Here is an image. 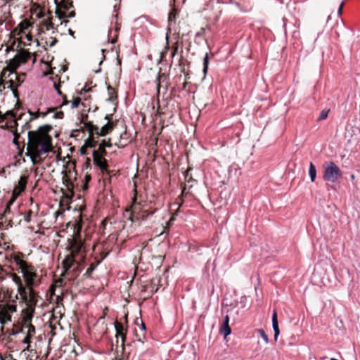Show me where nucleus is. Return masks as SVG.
I'll list each match as a JSON object with an SVG mask.
<instances>
[{
    "label": "nucleus",
    "instance_id": "1",
    "mask_svg": "<svg viewBox=\"0 0 360 360\" xmlns=\"http://www.w3.org/2000/svg\"><path fill=\"white\" fill-rule=\"evenodd\" d=\"M51 129V126L46 125L28 132L27 154L34 165L41 163L44 155L53 150L52 137L49 134Z\"/></svg>",
    "mask_w": 360,
    "mask_h": 360
},
{
    "label": "nucleus",
    "instance_id": "2",
    "mask_svg": "<svg viewBox=\"0 0 360 360\" xmlns=\"http://www.w3.org/2000/svg\"><path fill=\"white\" fill-rule=\"evenodd\" d=\"M70 252L63 261V276H67L69 279L77 277L79 272V260L84 258L85 252L84 243L81 240L79 235L73 237L70 240Z\"/></svg>",
    "mask_w": 360,
    "mask_h": 360
},
{
    "label": "nucleus",
    "instance_id": "3",
    "mask_svg": "<svg viewBox=\"0 0 360 360\" xmlns=\"http://www.w3.org/2000/svg\"><path fill=\"white\" fill-rule=\"evenodd\" d=\"M22 253L12 255L11 259L18 266V270L22 274L23 281L27 288L37 287L40 285L41 276H39L36 268L26 261L21 259Z\"/></svg>",
    "mask_w": 360,
    "mask_h": 360
},
{
    "label": "nucleus",
    "instance_id": "4",
    "mask_svg": "<svg viewBox=\"0 0 360 360\" xmlns=\"http://www.w3.org/2000/svg\"><path fill=\"white\" fill-rule=\"evenodd\" d=\"M105 119L108 120V122L106 124L103 126L101 129H99L98 127L94 125L91 122H84V127L86 128L89 133V137L88 140L86 141V145L89 147H95V143L92 139L94 133L103 136L110 133L113 129V123L110 122L108 118V116H105Z\"/></svg>",
    "mask_w": 360,
    "mask_h": 360
},
{
    "label": "nucleus",
    "instance_id": "5",
    "mask_svg": "<svg viewBox=\"0 0 360 360\" xmlns=\"http://www.w3.org/2000/svg\"><path fill=\"white\" fill-rule=\"evenodd\" d=\"M146 203H142L141 202L138 201L136 194H135L133 198L132 205L130 207V219L132 221L144 220L149 215L153 214L155 212V210L149 212L148 210L146 208Z\"/></svg>",
    "mask_w": 360,
    "mask_h": 360
},
{
    "label": "nucleus",
    "instance_id": "6",
    "mask_svg": "<svg viewBox=\"0 0 360 360\" xmlns=\"http://www.w3.org/2000/svg\"><path fill=\"white\" fill-rule=\"evenodd\" d=\"M342 172L340 167L332 161L323 165V179L326 182L335 183L341 178Z\"/></svg>",
    "mask_w": 360,
    "mask_h": 360
},
{
    "label": "nucleus",
    "instance_id": "7",
    "mask_svg": "<svg viewBox=\"0 0 360 360\" xmlns=\"http://www.w3.org/2000/svg\"><path fill=\"white\" fill-rule=\"evenodd\" d=\"M20 299L25 302V306L36 307L39 295V292L34 290V287L26 288L23 291L19 293Z\"/></svg>",
    "mask_w": 360,
    "mask_h": 360
},
{
    "label": "nucleus",
    "instance_id": "8",
    "mask_svg": "<svg viewBox=\"0 0 360 360\" xmlns=\"http://www.w3.org/2000/svg\"><path fill=\"white\" fill-rule=\"evenodd\" d=\"M31 58V53L29 51L21 49L15 56L11 59L8 63V68L11 72L16 70L20 65L26 63Z\"/></svg>",
    "mask_w": 360,
    "mask_h": 360
},
{
    "label": "nucleus",
    "instance_id": "9",
    "mask_svg": "<svg viewBox=\"0 0 360 360\" xmlns=\"http://www.w3.org/2000/svg\"><path fill=\"white\" fill-rule=\"evenodd\" d=\"M117 13L113 17L115 19V25L113 27H110L108 30V41L111 44H115L117 41L118 34L120 30V23L117 21Z\"/></svg>",
    "mask_w": 360,
    "mask_h": 360
},
{
    "label": "nucleus",
    "instance_id": "10",
    "mask_svg": "<svg viewBox=\"0 0 360 360\" xmlns=\"http://www.w3.org/2000/svg\"><path fill=\"white\" fill-rule=\"evenodd\" d=\"M93 160L94 163L101 169L103 173L109 174L107 162L105 159L98 153V151L93 152Z\"/></svg>",
    "mask_w": 360,
    "mask_h": 360
},
{
    "label": "nucleus",
    "instance_id": "11",
    "mask_svg": "<svg viewBox=\"0 0 360 360\" xmlns=\"http://www.w3.org/2000/svg\"><path fill=\"white\" fill-rule=\"evenodd\" d=\"M27 180L28 177L27 176H20L13 191L15 197L20 196L25 191Z\"/></svg>",
    "mask_w": 360,
    "mask_h": 360
},
{
    "label": "nucleus",
    "instance_id": "12",
    "mask_svg": "<svg viewBox=\"0 0 360 360\" xmlns=\"http://www.w3.org/2000/svg\"><path fill=\"white\" fill-rule=\"evenodd\" d=\"M115 330H116L115 337L117 338V344L119 343L118 338H121V346L123 347L124 345V341H125V338H126L127 330L124 328L122 323H121L118 321L115 322Z\"/></svg>",
    "mask_w": 360,
    "mask_h": 360
},
{
    "label": "nucleus",
    "instance_id": "13",
    "mask_svg": "<svg viewBox=\"0 0 360 360\" xmlns=\"http://www.w3.org/2000/svg\"><path fill=\"white\" fill-rule=\"evenodd\" d=\"M35 311L34 307H27L22 309V321L24 324H30L34 316V314Z\"/></svg>",
    "mask_w": 360,
    "mask_h": 360
},
{
    "label": "nucleus",
    "instance_id": "14",
    "mask_svg": "<svg viewBox=\"0 0 360 360\" xmlns=\"http://www.w3.org/2000/svg\"><path fill=\"white\" fill-rule=\"evenodd\" d=\"M10 277L12 278V281L14 282V283L17 285V291L18 294L26 289L27 287L25 284L23 283V280L18 274L11 273L10 274Z\"/></svg>",
    "mask_w": 360,
    "mask_h": 360
},
{
    "label": "nucleus",
    "instance_id": "15",
    "mask_svg": "<svg viewBox=\"0 0 360 360\" xmlns=\"http://www.w3.org/2000/svg\"><path fill=\"white\" fill-rule=\"evenodd\" d=\"M221 333L224 336V338L227 337L231 333V329L229 326V315H226L224 318L222 325L220 328Z\"/></svg>",
    "mask_w": 360,
    "mask_h": 360
},
{
    "label": "nucleus",
    "instance_id": "16",
    "mask_svg": "<svg viewBox=\"0 0 360 360\" xmlns=\"http://www.w3.org/2000/svg\"><path fill=\"white\" fill-rule=\"evenodd\" d=\"M0 118L1 120L0 122L6 120V124L8 125L9 124V127H13V124L16 123L15 115L11 111H8L3 115H1Z\"/></svg>",
    "mask_w": 360,
    "mask_h": 360
},
{
    "label": "nucleus",
    "instance_id": "17",
    "mask_svg": "<svg viewBox=\"0 0 360 360\" xmlns=\"http://www.w3.org/2000/svg\"><path fill=\"white\" fill-rule=\"evenodd\" d=\"M272 327L274 331V339L276 341L277 338L279 335L280 330L278 327V322L277 319V312L276 310H274L272 314Z\"/></svg>",
    "mask_w": 360,
    "mask_h": 360
},
{
    "label": "nucleus",
    "instance_id": "18",
    "mask_svg": "<svg viewBox=\"0 0 360 360\" xmlns=\"http://www.w3.org/2000/svg\"><path fill=\"white\" fill-rule=\"evenodd\" d=\"M72 2L68 0H63L59 4H57L56 10H62L68 12L72 7Z\"/></svg>",
    "mask_w": 360,
    "mask_h": 360
},
{
    "label": "nucleus",
    "instance_id": "19",
    "mask_svg": "<svg viewBox=\"0 0 360 360\" xmlns=\"http://www.w3.org/2000/svg\"><path fill=\"white\" fill-rule=\"evenodd\" d=\"M11 321V314L8 310H2L0 313V322L6 324Z\"/></svg>",
    "mask_w": 360,
    "mask_h": 360
},
{
    "label": "nucleus",
    "instance_id": "20",
    "mask_svg": "<svg viewBox=\"0 0 360 360\" xmlns=\"http://www.w3.org/2000/svg\"><path fill=\"white\" fill-rule=\"evenodd\" d=\"M62 10H56V14L58 17L59 19H62L63 18H72L75 15V13L74 11H68L64 13Z\"/></svg>",
    "mask_w": 360,
    "mask_h": 360
},
{
    "label": "nucleus",
    "instance_id": "21",
    "mask_svg": "<svg viewBox=\"0 0 360 360\" xmlns=\"http://www.w3.org/2000/svg\"><path fill=\"white\" fill-rule=\"evenodd\" d=\"M139 327V328L141 330V334H138V333H136V336L137 340L139 342H141L143 343V339L145 338L146 326H145V324L143 323L142 321H141V325Z\"/></svg>",
    "mask_w": 360,
    "mask_h": 360
},
{
    "label": "nucleus",
    "instance_id": "22",
    "mask_svg": "<svg viewBox=\"0 0 360 360\" xmlns=\"http://www.w3.org/2000/svg\"><path fill=\"white\" fill-rule=\"evenodd\" d=\"M309 174L310 176V179L312 182L315 181L316 177V169L313 164V162H310L309 163Z\"/></svg>",
    "mask_w": 360,
    "mask_h": 360
},
{
    "label": "nucleus",
    "instance_id": "23",
    "mask_svg": "<svg viewBox=\"0 0 360 360\" xmlns=\"http://www.w3.org/2000/svg\"><path fill=\"white\" fill-rule=\"evenodd\" d=\"M30 25V23L27 20L21 22L18 25L20 30L18 34L25 33V30H27Z\"/></svg>",
    "mask_w": 360,
    "mask_h": 360
},
{
    "label": "nucleus",
    "instance_id": "24",
    "mask_svg": "<svg viewBox=\"0 0 360 360\" xmlns=\"http://www.w3.org/2000/svg\"><path fill=\"white\" fill-rule=\"evenodd\" d=\"M256 331L260 335V336L262 337V338L263 339L266 344H268L269 342V338L263 329H257Z\"/></svg>",
    "mask_w": 360,
    "mask_h": 360
},
{
    "label": "nucleus",
    "instance_id": "25",
    "mask_svg": "<svg viewBox=\"0 0 360 360\" xmlns=\"http://www.w3.org/2000/svg\"><path fill=\"white\" fill-rule=\"evenodd\" d=\"M208 64H209V57H208V54L206 53L203 58V72L205 74H206V72L207 71Z\"/></svg>",
    "mask_w": 360,
    "mask_h": 360
},
{
    "label": "nucleus",
    "instance_id": "26",
    "mask_svg": "<svg viewBox=\"0 0 360 360\" xmlns=\"http://www.w3.org/2000/svg\"><path fill=\"white\" fill-rule=\"evenodd\" d=\"M62 283V280H60H60L57 281L56 283ZM56 284H55V285H51L50 286V288H49V292H50V294H51V299H52V298H53V297L55 295V291H56Z\"/></svg>",
    "mask_w": 360,
    "mask_h": 360
},
{
    "label": "nucleus",
    "instance_id": "27",
    "mask_svg": "<svg viewBox=\"0 0 360 360\" xmlns=\"http://www.w3.org/2000/svg\"><path fill=\"white\" fill-rule=\"evenodd\" d=\"M25 34V39L26 41H22V37H21V42L24 44V45L30 44V42L32 40V37L30 34Z\"/></svg>",
    "mask_w": 360,
    "mask_h": 360
},
{
    "label": "nucleus",
    "instance_id": "28",
    "mask_svg": "<svg viewBox=\"0 0 360 360\" xmlns=\"http://www.w3.org/2000/svg\"><path fill=\"white\" fill-rule=\"evenodd\" d=\"M80 103H81V98L79 97L75 98L71 103V108H77Z\"/></svg>",
    "mask_w": 360,
    "mask_h": 360
},
{
    "label": "nucleus",
    "instance_id": "29",
    "mask_svg": "<svg viewBox=\"0 0 360 360\" xmlns=\"http://www.w3.org/2000/svg\"><path fill=\"white\" fill-rule=\"evenodd\" d=\"M96 151H98V153L101 156H103L104 155H105L106 154V150H105V145L103 144V143H100L99 146H98V150Z\"/></svg>",
    "mask_w": 360,
    "mask_h": 360
},
{
    "label": "nucleus",
    "instance_id": "30",
    "mask_svg": "<svg viewBox=\"0 0 360 360\" xmlns=\"http://www.w3.org/2000/svg\"><path fill=\"white\" fill-rule=\"evenodd\" d=\"M28 326V333L27 335H30V337H32L35 333V328L33 325L31 324H27Z\"/></svg>",
    "mask_w": 360,
    "mask_h": 360
},
{
    "label": "nucleus",
    "instance_id": "31",
    "mask_svg": "<svg viewBox=\"0 0 360 360\" xmlns=\"http://www.w3.org/2000/svg\"><path fill=\"white\" fill-rule=\"evenodd\" d=\"M328 112L329 110H323L321 112V114L319 115V120H325L328 117Z\"/></svg>",
    "mask_w": 360,
    "mask_h": 360
},
{
    "label": "nucleus",
    "instance_id": "32",
    "mask_svg": "<svg viewBox=\"0 0 360 360\" xmlns=\"http://www.w3.org/2000/svg\"><path fill=\"white\" fill-rule=\"evenodd\" d=\"M33 214V212L32 210H29L25 215L24 219L27 222H30L31 221V217Z\"/></svg>",
    "mask_w": 360,
    "mask_h": 360
},
{
    "label": "nucleus",
    "instance_id": "33",
    "mask_svg": "<svg viewBox=\"0 0 360 360\" xmlns=\"http://www.w3.org/2000/svg\"><path fill=\"white\" fill-rule=\"evenodd\" d=\"M65 180L67 182V184H66L67 189L68 191H70L71 192L72 195L73 194V192H72L73 185H72V184L70 181H69V180H68L67 179H65Z\"/></svg>",
    "mask_w": 360,
    "mask_h": 360
},
{
    "label": "nucleus",
    "instance_id": "34",
    "mask_svg": "<svg viewBox=\"0 0 360 360\" xmlns=\"http://www.w3.org/2000/svg\"><path fill=\"white\" fill-rule=\"evenodd\" d=\"M29 112H30V115H31L30 120L38 118L40 115V113L39 112H32L31 111H29Z\"/></svg>",
    "mask_w": 360,
    "mask_h": 360
},
{
    "label": "nucleus",
    "instance_id": "35",
    "mask_svg": "<svg viewBox=\"0 0 360 360\" xmlns=\"http://www.w3.org/2000/svg\"><path fill=\"white\" fill-rule=\"evenodd\" d=\"M94 270V266L91 264L86 270V274L88 276H90L92 273V271Z\"/></svg>",
    "mask_w": 360,
    "mask_h": 360
},
{
    "label": "nucleus",
    "instance_id": "36",
    "mask_svg": "<svg viewBox=\"0 0 360 360\" xmlns=\"http://www.w3.org/2000/svg\"><path fill=\"white\" fill-rule=\"evenodd\" d=\"M18 198V197H15V196L14 195V193H13V194H12V198H11V199L9 200V202H8L7 208H8V207H9V206L13 203V202L16 200V198Z\"/></svg>",
    "mask_w": 360,
    "mask_h": 360
},
{
    "label": "nucleus",
    "instance_id": "37",
    "mask_svg": "<svg viewBox=\"0 0 360 360\" xmlns=\"http://www.w3.org/2000/svg\"><path fill=\"white\" fill-rule=\"evenodd\" d=\"M7 310H8V311L10 312V314H11V313L14 312V311H16V307H15V306H14V305H10V306H8V309H7Z\"/></svg>",
    "mask_w": 360,
    "mask_h": 360
},
{
    "label": "nucleus",
    "instance_id": "38",
    "mask_svg": "<svg viewBox=\"0 0 360 360\" xmlns=\"http://www.w3.org/2000/svg\"><path fill=\"white\" fill-rule=\"evenodd\" d=\"M53 86H54V88L56 89V90L57 91L58 94H61V91L60 90V86L58 84H56V81L53 82Z\"/></svg>",
    "mask_w": 360,
    "mask_h": 360
},
{
    "label": "nucleus",
    "instance_id": "39",
    "mask_svg": "<svg viewBox=\"0 0 360 360\" xmlns=\"http://www.w3.org/2000/svg\"><path fill=\"white\" fill-rule=\"evenodd\" d=\"M157 89H158V92L160 91V76L159 75L158 77L157 78Z\"/></svg>",
    "mask_w": 360,
    "mask_h": 360
},
{
    "label": "nucleus",
    "instance_id": "40",
    "mask_svg": "<svg viewBox=\"0 0 360 360\" xmlns=\"http://www.w3.org/2000/svg\"><path fill=\"white\" fill-rule=\"evenodd\" d=\"M30 338L31 337H30V335H26L25 338L23 340V342L25 344H29L30 342Z\"/></svg>",
    "mask_w": 360,
    "mask_h": 360
},
{
    "label": "nucleus",
    "instance_id": "41",
    "mask_svg": "<svg viewBox=\"0 0 360 360\" xmlns=\"http://www.w3.org/2000/svg\"><path fill=\"white\" fill-rule=\"evenodd\" d=\"M63 112H57L55 115V117L56 118H63Z\"/></svg>",
    "mask_w": 360,
    "mask_h": 360
},
{
    "label": "nucleus",
    "instance_id": "42",
    "mask_svg": "<svg viewBox=\"0 0 360 360\" xmlns=\"http://www.w3.org/2000/svg\"><path fill=\"white\" fill-rule=\"evenodd\" d=\"M342 6H343V2H342L338 8V15H341L342 14Z\"/></svg>",
    "mask_w": 360,
    "mask_h": 360
},
{
    "label": "nucleus",
    "instance_id": "43",
    "mask_svg": "<svg viewBox=\"0 0 360 360\" xmlns=\"http://www.w3.org/2000/svg\"><path fill=\"white\" fill-rule=\"evenodd\" d=\"M101 143H103V144H104V145H105V147H108V148H110V147H111V146H112V145H111V143H110V142L107 143V142H105V141H103Z\"/></svg>",
    "mask_w": 360,
    "mask_h": 360
},
{
    "label": "nucleus",
    "instance_id": "44",
    "mask_svg": "<svg viewBox=\"0 0 360 360\" xmlns=\"http://www.w3.org/2000/svg\"><path fill=\"white\" fill-rule=\"evenodd\" d=\"M177 51V46H175L173 48V51H172V56L174 57L176 54V52Z\"/></svg>",
    "mask_w": 360,
    "mask_h": 360
},
{
    "label": "nucleus",
    "instance_id": "45",
    "mask_svg": "<svg viewBox=\"0 0 360 360\" xmlns=\"http://www.w3.org/2000/svg\"><path fill=\"white\" fill-rule=\"evenodd\" d=\"M174 18V15L173 14L172 12H171L169 14V20H172V18Z\"/></svg>",
    "mask_w": 360,
    "mask_h": 360
},
{
    "label": "nucleus",
    "instance_id": "46",
    "mask_svg": "<svg viewBox=\"0 0 360 360\" xmlns=\"http://www.w3.org/2000/svg\"><path fill=\"white\" fill-rule=\"evenodd\" d=\"M49 27H53V24L51 22H49L48 24H47V29L49 30Z\"/></svg>",
    "mask_w": 360,
    "mask_h": 360
},
{
    "label": "nucleus",
    "instance_id": "47",
    "mask_svg": "<svg viewBox=\"0 0 360 360\" xmlns=\"http://www.w3.org/2000/svg\"><path fill=\"white\" fill-rule=\"evenodd\" d=\"M108 91H109V94H111V92H112L114 91L112 87H110V86H109L108 88Z\"/></svg>",
    "mask_w": 360,
    "mask_h": 360
},
{
    "label": "nucleus",
    "instance_id": "48",
    "mask_svg": "<svg viewBox=\"0 0 360 360\" xmlns=\"http://www.w3.org/2000/svg\"><path fill=\"white\" fill-rule=\"evenodd\" d=\"M34 172L35 174V176H37L38 175V168H35Z\"/></svg>",
    "mask_w": 360,
    "mask_h": 360
},
{
    "label": "nucleus",
    "instance_id": "49",
    "mask_svg": "<svg viewBox=\"0 0 360 360\" xmlns=\"http://www.w3.org/2000/svg\"><path fill=\"white\" fill-rule=\"evenodd\" d=\"M56 41H56V39H54V40L51 43L50 46H53L56 44Z\"/></svg>",
    "mask_w": 360,
    "mask_h": 360
},
{
    "label": "nucleus",
    "instance_id": "50",
    "mask_svg": "<svg viewBox=\"0 0 360 360\" xmlns=\"http://www.w3.org/2000/svg\"><path fill=\"white\" fill-rule=\"evenodd\" d=\"M50 111H53V109H50V110H49L47 112H46V113H42V116H43V117H45V116L46 115V114H47L49 112H50Z\"/></svg>",
    "mask_w": 360,
    "mask_h": 360
},
{
    "label": "nucleus",
    "instance_id": "51",
    "mask_svg": "<svg viewBox=\"0 0 360 360\" xmlns=\"http://www.w3.org/2000/svg\"><path fill=\"white\" fill-rule=\"evenodd\" d=\"M350 177H351V179H352V181H354V180L355 179V175H354V174H352V175L350 176Z\"/></svg>",
    "mask_w": 360,
    "mask_h": 360
},
{
    "label": "nucleus",
    "instance_id": "52",
    "mask_svg": "<svg viewBox=\"0 0 360 360\" xmlns=\"http://www.w3.org/2000/svg\"><path fill=\"white\" fill-rule=\"evenodd\" d=\"M10 49L11 48L9 46H6V51L8 52Z\"/></svg>",
    "mask_w": 360,
    "mask_h": 360
},
{
    "label": "nucleus",
    "instance_id": "53",
    "mask_svg": "<svg viewBox=\"0 0 360 360\" xmlns=\"http://www.w3.org/2000/svg\"><path fill=\"white\" fill-rule=\"evenodd\" d=\"M1 86L4 89V86L0 82V88H1ZM0 91H1V89H0Z\"/></svg>",
    "mask_w": 360,
    "mask_h": 360
},
{
    "label": "nucleus",
    "instance_id": "54",
    "mask_svg": "<svg viewBox=\"0 0 360 360\" xmlns=\"http://www.w3.org/2000/svg\"><path fill=\"white\" fill-rule=\"evenodd\" d=\"M68 101H65L63 102V105H66V104H68Z\"/></svg>",
    "mask_w": 360,
    "mask_h": 360
},
{
    "label": "nucleus",
    "instance_id": "55",
    "mask_svg": "<svg viewBox=\"0 0 360 360\" xmlns=\"http://www.w3.org/2000/svg\"><path fill=\"white\" fill-rule=\"evenodd\" d=\"M330 360H338V359H335V358H330Z\"/></svg>",
    "mask_w": 360,
    "mask_h": 360
},
{
    "label": "nucleus",
    "instance_id": "56",
    "mask_svg": "<svg viewBox=\"0 0 360 360\" xmlns=\"http://www.w3.org/2000/svg\"><path fill=\"white\" fill-rule=\"evenodd\" d=\"M90 179V177L89 176H86V180H89Z\"/></svg>",
    "mask_w": 360,
    "mask_h": 360
},
{
    "label": "nucleus",
    "instance_id": "57",
    "mask_svg": "<svg viewBox=\"0 0 360 360\" xmlns=\"http://www.w3.org/2000/svg\"><path fill=\"white\" fill-rule=\"evenodd\" d=\"M57 301H58L59 300V295H57V298H56Z\"/></svg>",
    "mask_w": 360,
    "mask_h": 360
},
{
    "label": "nucleus",
    "instance_id": "58",
    "mask_svg": "<svg viewBox=\"0 0 360 360\" xmlns=\"http://www.w3.org/2000/svg\"><path fill=\"white\" fill-rule=\"evenodd\" d=\"M63 21L61 23H63ZM64 22H65V23L68 22V20H64Z\"/></svg>",
    "mask_w": 360,
    "mask_h": 360
}]
</instances>
